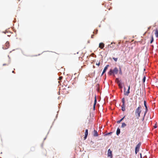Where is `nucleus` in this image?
<instances>
[{"label":"nucleus","mask_w":158,"mask_h":158,"mask_svg":"<svg viewBox=\"0 0 158 158\" xmlns=\"http://www.w3.org/2000/svg\"><path fill=\"white\" fill-rule=\"evenodd\" d=\"M141 109L142 107L141 106L139 105L135 110V114L136 118L137 119H139V117H140V114L142 112Z\"/></svg>","instance_id":"nucleus-1"},{"label":"nucleus","mask_w":158,"mask_h":158,"mask_svg":"<svg viewBox=\"0 0 158 158\" xmlns=\"http://www.w3.org/2000/svg\"><path fill=\"white\" fill-rule=\"evenodd\" d=\"M118 69L117 67H115L113 69H110L109 71L108 72V74L109 75H115L118 74Z\"/></svg>","instance_id":"nucleus-2"},{"label":"nucleus","mask_w":158,"mask_h":158,"mask_svg":"<svg viewBox=\"0 0 158 158\" xmlns=\"http://www.w3.org/2000/svg\"><path fill=\"white\" fill-rule=\"evenodd\" d=\"M141 145V142H139L136 146L135 148V152L136 154H137V152L139 151V149Z\"/></svg>","instance_id":"nucleus-3"},{"label":"nucleus","mask_w":158,"mask_h":158,"mask_svg":"<svg viewBox=\"0 0 158 158\" xmlns=\"http://www.w3.org/2000/svg\"><path fill=\"white\" fill-rule=\"evenodd\" d=\"M143 102H144V105L145 107V110L144 113H145V114H146L147 112L148 111V106H147L146 101L145 100H144L143 101Z\"/></svg>","instance_id":"nucleus-4"},{"label":"nucleus","mask_w":158,"mask_h":158,"mask_svg":"<svg viewBox=\"0 0 158 158\" xmlns=\"http://www.w3.org/2000/svg\"><path fill=\"white\" fill-rule=\"evenodd\" d=\"M108 156L110 157V158H112L113 156L112 151L110 149H109L108 150Z\"/></svg>","instance_id":"nucleus-5"},{"label":"nucleus","mask_w":158,"mask_h":158,"mask_svg":"<svg viewBox=\"0 0 158 158\" xmlns=\"http://www.w3.org/2000/svg\"><path fill=\"white\" fill-rule=\"evenodd\" d=\"M6 46L7 48L5 47H2V48L3 49H6L9 48V43L8 41H7L6 43Z\"/></svg>","instance_id":"nucleus-6"},{"label":"nucleus","mask_w":158,"mask_h":158,"mask_svg":"<svg viewBox=\"0 0 158 158\" xmlns=\"http://www.w3.org/2000/svg\"><path fill=\"white\" fill-rule=\"evenodd\" d=\"M88 130L87 129H86L85 130V136L84 137V140L86 139L88 135Z\"/></svg>","instance_id":"nucleus-7"},{"label":"nucleus","mask_w":158,"mask_h":158,"mask_svg":"<svg viewBox=\"0 0 158 158\" xmlns=\"http://www.w3.org/2000/svg\"><path fill=\"white\" fill-rule=\"evenodd\" d=\"M130 86H128V89H127V91L126 92L124 93V95H125L128 96L129 94L130 93Z\"/></svg>","instance_id":"nucleus-8"},{"label":"nucleus","mask_w":158,"mask_h":158,"mask_svg":"<svg viewBox=\"0 0 158 158\" xmlns=\"http://www.w3.org/2000/svg\"><path fill=\"white\" fill-rule=\"evenodd\" d=\"M109 65L108 64L104 68L103 71V73H105L106 71L107 70V69L108 67L109 66Z\"/></svg>","instance_id":"nucleus-9"},{"label":"nucleus","mask_w":158,"mask_h":158,"mask_svg":"<svg viewBox=\"0 0 158 158\" xmlns=\"http://www.w3.org/2000/svg\"><path fill=\"white\" fill-rule=\"evenodd\" d=\"M104 47V44L103 43H100L99 44V47L101 48L102 49Z\"/></svg>","instance_id":"nucleus-10"},{"label":"nucleus","mask_w":158,"mask_h":158,"mask_svg":"<svg viewBox=\"0 0 158 158\" xmlns=\"http://www.w3.org/2000/svg\"><path fill=\"white\" fill-rule=\"evenodd\" d=\"M94 133L93 134V136L94 137L98 136V133L97 131L94 130Z\"/></svg>","instance_id":"nucleus-11"},{"label":"nucleus","mask_w":158,"mask_h":158,"mask_svg":"<svg viewBox=\"0 0 158 158\" xmlns=\"http://www.w3.org/2000/svg\"><path fill=\"white\" fill-rule=\"evenodd\" d=\"M120 133V128L118 127L117 129L116 134L117 135H118Z\"/></svg>","instance_id":"nucleus-12"},{"label":"nucleus","mask_w":158,"mask_h":158,"mask_svg":"<svg viewBox=\"0 0 158 158\" xmlns=\"http://www.w3.org/2000/svg\"><path fill=\"white\" fill-rule=\"evenodd\" d=\"M125 117V116H123L120 119L117 121V123H120L121 121H122L124 119Z\"/></svg>","instance_id":"nucleus-13"},{"label":"nucleus","mask_w":158,"mask_h":158,"mask_svg":"<svg viewBox=\"0 0 158 158\" xmlns=\"http://www.w3.org/2000/svg\"><path fill=\"white\" fill-rule=\"evenodd\" d=\"M155 35L156 38H158V30L157 29L155 30Z\"/></svg>","instance_id":"nucleus-14"},{"label":"nucleus","mask_w":158,"mask_h":158,"mask_svg":"<svg viewBox=\"0 0 158 158\" xmlns=\"http://www.w3.org/2000/svg\"><path fill=\"white\" fill-rule=\"evenodd\" d=\"M119 69L118 70V72H119V73L120 75H122V72L121 68L120 66L119 67Z\"/></svg>","instance_id":"nucleus-15"},{"label":"nucleus","mask_w":158,"mask_h":158,"mask_svg":"<svg viewBox=\"0 0 158 158\" xmlns=\"http://www.w3.org/2000/svg\"><path fill=\"white\" fill-rule=\"evenodd\" d=\"M121 108H122V110L123 111H125V105H122L121 106Z\"/></svg>","instance_id":"nucleus-16"},{"label":"nucleus","mask_w":158,"mask_h":158,"mask_svg":"<svg viewBox=\"0 0 158 158\" xmlns=\"http://www.w3.org/2000/svg\"><path fill=\"white\" fill-rule=\"evenodd\" d=\"M112 132H109V133H108L105 134L104 135L105 136H106L108 135H111V134H112Z\"/></svg>","instance_id":"nucleus-17"},{"label":"nucleus","mask_w":158,"mask_h":158,"mask_svg":"<svg viewBox=\"0 0 158 158\" xmlns=\"http://www.w3.org/2000/svg\"><path fill=\"white\" fill-rule=\"evenodd\" d=\"M122 102L123 103L122 105H125V98H122Z\"/></svg>","instance_id":"nucleus-18"},{"label":"nucleus","mask_w":158,"mask_h":158,"mask_svg":"<svg viewBox=\"0 0 158 158\" xmlns=\"http://www.w3.org/2000/svg\"><path fill=\"white\" fill-rule=\"evenodd\" d=\"M127 125L126 124L124 123H122V125L121 126V127L122 128H123L124 127H126V126Z\"/></svg>","instance_id":"nucleus-19"},{"label":"nucleus","mask_w":158,"mask_h":158,"mask_svg":"<svg viewBox=\"0 0 158 158\" xmlns=\"http://www.w3.org/2000/svg\"><path fill=\"white\" fill-rule=\"evenodd\" d=\"M117 83L118 84V85H121V84H123L121 80H120V81H118V82H117Z\"/></svg>","instance_id":"nucleus-20"},{"label":"nucleus","mask_w":158,"mask_h":158,"mask_svg":"<svg viewBox=\"0 0 158 158\" xmlns=\"http://www.w3.org/2000/svg\"><path fill=\"white\" fill-rule=\"evenodd\" d=\"M123 84H121V85H118L119 88L121 89H122L123 88Z\"/></svg>","instance_id":"nucleus-21"},{"label":"nucleus","mask_w":158,"mask_h":158,"mask_svg":"<svg viewBox=\"0 0 158 158\" xmlns=\"http://www.w3.org/2000/svg\"><path fill=\"white\" fill-rule=\"evenodd\" d=\"M97 103V98H96V95L94 97V104H96Z\"/></svg>","instance_id":"nucleus-22"},{"label":"nucleus","mask_w":158,"mask_h":158,"mask_svg":"<svg viewBox=\"0 0 158 158\" xmlns=\"http://www.w3.org/2000/svg\"><path fill=\"white\" fill-rule=\"evenodd\" d=\"M146 77L145 76H144L143 78V79H142V81H143V83L145 82V80H146Z\"/></svg>","instance_id":"nucleus-23"},{"label":"nucleus","mask_w":158,"mask_h":158,"mask_svg":"<svg viewBox=\"0 0 158 158\" xmlns=\"http://www.w3.org/2000/svg\"><path fill=\"white\" fill-rule=\"evenodd\" d=\"M153 41H154V39H153V36H152V37L151 40V41H150V43L152 44L153 42Z\"/></svg>","instance_id":"nucleus-24"},{"label":"nucleus","mask_w":158,"mask_h":158,"mask_svg":"<svg viewBox=\"0 0 158 158\" xmlns=\"http://www.w3.org/2000/svg\"><path fill=\"white\" fill-rule=\"evenodd\" d=\"M114 47V45H112V46L110 45V44H109L108 45V48H113Z\"/></svg>","instance_id":"nucleus-25"},{"label":"nucleus","mask_w":158,"mask_h":158,"mask_svg":"<svg viewBox=\"0 0 158 158\" xmlns=\"http://www.w3.org/2000/svg\"><path fill=\"white\" fill-rule=\"evenodd\" d=\"M112 59L115 61L117 62V60H118L117 58L113 57Z\"/></svg>","instance_id":"nucleus-26"},{"label":"nucleus","mask_w":158,"mask_h":158,"mask_svg":"<svg viewBox=\"0 0 158 158\" xmlns=\"http://www.w3.org/2000/svg\"><path fill=\"white\" fill-rule=\"evenodd\" d=\"M146 115V114H145V113H144L143 117L142 119V121H143L144 120V118H145V117Z\"/></svg>","instance_id":"nucleus-27"},{"label":"nucleus","mask_w":158,"mask_h":158,"mask_svg":"<svg viewBox=\"0 0 158 158\" xmlns=\"http://www.w3.org/2000/svg\"><path fill=\"white\" fill-rule=\"evenodd\" d=\"M120 80H119V79L118 78H116L115 79V81H116V82H117H117H118V81H120Z\"/></svg>","instance_id":"nucleus-28"},{"label":"nucleus","mask_w":158,"mask_h":158,"mask_svg":"<svg viewBox=\"0 0 158 158\" xmlns=\"http://www.w3.org/2000/svg\"><path fill=\"white\" fill-rule=\"evenodd\" d=\"M98 32V30H94L93 32L94 33L97 34Z\"/></svg>","instance_id":"nucleus-29"},{"label":"nucleus","mask_w":158,"mask_h":158,"mask_svg":"<svg viewBox=\"0 0 158 158\" xmlns=\"http://www.w3.org/2000/svg\"><path fill=\"white\" fill-rule=\"evenodd\" d=\"M96 64L99 66L100 65V62H99L98 63H97Z\"/></svg>","instance_id":"nucleus-30"},{"label":"nucleus","mask_w":158,"mask_h":158,"mask_svg":"<svg viewBox=\"0 0 158 158\" xmlns=\"http://www.w3.org/2000/svg\"><path fill=\"white\" fill-rule=\"evenodd\" d=\"M115 44V43H114V42H112L111 43V44H110V45H111V44Z\"/></svg>","instance_id":"nucleus-31"},{"label":"nucleus","mask_w":158,"mask_h":158,"mask_svg":"<svg viewBox=\"0 0 158 158\" xmlns=\"http://www.w3.org/2000/svg\"><path fill=\"white\" fill-rule=\"evenodd\" d=\"M140 158H143L141 153H140Z\"/></svg>","instance_id":"nucleus-32"},{"label":"nucleus","mask_w":158,"mask_h":158,"mask_svg":"<svg viewBox=\"0 0 158 158\" xmlns=\"http://www.w3.org/2000/svg\"><path fill=\"white\" fill-rule=\"evenodd\" d=\"M120 44V43H118V44H117V46L118 47Z\"/></svg>","instance_id":"nucleus-33"},{"label":"nucleus","mask_w":158,"mask_h":158,"mask_svg":"<svg viewBox=\"0 0 158 158\" xmlns=\"http://www.w3.org/2000/svg\"><path fill=\"white\" fill-rule=\"evenodd\" d=\"M96 105V104H94V105H93V107H95Z\"/></svg>","instance_id":"nucleus-34"},{"label":"nucleus","mask_w":158,"mask_h":158,"mask_svg":"<svg viewBox=\"0 0 158 158\" xmlns=\"http://www.w3.org/2000/svg\"><path fill=\"white\" fill-rule=\"evenodd\" d=\"M7 65V64H3V65L4 66V65Z\"/></svg>","instance_id":"nucleus-35"},{"label":"nucleus","mask_w":158,"mask_h":158,"mask_svg":"<svg viewBox=\"0 0 158 158\" xmlns=\"http://www.w3.org/2000/svg\"><path fill=\"white\" fill-rule=\"evenodd\" d=\"M124 92L125 91V90H126V88L125 87H124Z\"/></svg>","instance_id":"nucleus-36"},{"label":"nucleus","mask_w":158,"mask_h":158,"mask_svg":"<svg viewBox=\"0 0 158 158\" xmlns=\"http://www.w3.org/2000/svg\"><path fill=\"white\" fill-rule=\"evenodd\" d=\"M94 36V35H91V38H93V36Z\"/></svg>","instance_id":"nucleus-37"},{"label":"nucleus","mask_w":158,"mask_h":158,"mask_svg":"<svg viewBox=\"0 0 158 158\" xmlns=\"http://www.w3.org/2000/svg\"><path fill=\"white\" fill-rule=\"evenodd\" d=\"M104 74V73H103V72H102V74H101V76H102Z\"/></svg>","instance_id":"nucleus-38"},{"label":"nucleus","mask_w":158,"mask_h":158,"mask_svg":"<svg viewBox=\"0 0 158 158\" xmlns=\"http://www.w3.org/2000/svg\"><path fill=\"white\" fill-rule=\"evenodd\" d=\"M96 86H99V84H97L96 85Z\"/></svg>","instance_id":"nucleus-39"},{"label":"nucleus","mask_w":158,"mask_h":158,"mask_svg":"<svg viewBox=\"0 0 158 158\" xmlns=\"http://www.w3.org/2000/svg\"><path fill=\"white\" fill-rule=\"evenodd\" d=\"M95 107H93V109H94V110H95Z\"/></svg>","instance_id":"nucleus-40"},{"label":"nucleus","mask_w":158,"mask_h":158,"mask_svg":"<svg viewBox=\"0 0 158 158\" xmlns=\"http://www.w3.org/2000/svg\"><path fill=\"white\" fill-rule=\"evenodd\" d=\"M156 127H157V126H155V127H154V128H156Z\"/></svg>","instance_id":"nucleus-41"},{"label":"nucleus","mask_w":158,"mask_h":158,"mask_svg":"<svg viewBox=\"0 0 158 158\" xmlns=\"http://www.w3.org/2000/svg\"><path fill=\"white\" fill-rule=\"evenodd\" d=\"M46 139V137H45V138H44V140H45V139Z\"/></svg>","instance_id":"nucleus-42"},{"label":"nucleus","mask_w":158,"mask_h":158,"mask_svg":"<svg viewBox=\"0 0 158 158\" xmlns=\"http://www.w3.org/2000/svg\"><path fill=\"white\" fill-rule=\"evenodd\" d=\"M12 73H14V71H12Z\"/></svg>","instance_id":"nucleus-43"},{"label":"nucleus","mask_w":158,"mask_h":158,"mask_svg":"<svg viewBox=\"0 0 158 158\" xmlns=\"http://www.w3.org/2000/svg\"><path fill=\"white\" fill-rule=\"evenodd\" d=\"M8 56L10 58L9 56Z\"/></svg>","instance_id":"nucleus-44"},{"label":"nucleus","mask_w":158,"mask_h":158,"mask_svg":"<svg viewBox=\"0 0 158 158\" xmlns=\"http://www.w3.org/2000/svg\"><path fill=\"white\" fill-rule=\"evenodd\" d=\"M78 52H77V54H78Z\"/></svg>","instance_id":"nucleus-45"},{"label":"nucleus","mask_w":158,"mask_h":158,"mask_svg":"<svg viewBox=\"0 0 158 158\" xmlns=\"http://www.w3.org/2000/svg\"><path fill=\"white\" fill-rule=\"evenodd\" d=\"M88 43H89V41H88Z\"/></svg>","instance_id":"nucleus-46"},{"label":"nucleus","mask_w":158,"mask_h":158,"mask_svg":"<svg viewBox=\"0 0 158 158\" xmlns=\"http://www.w3.org/2000/svg\"><path fill=\"white\" fill-rule=\"evenodd\" d=\"M0 158H2V157H0Z\"/></svg>","instance_id":"nucleus-47"}]
</instances>
